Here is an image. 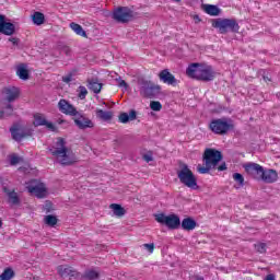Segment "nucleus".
<instances>
[{
    "instance_id": "5701e85b",
    "label": "nucleus",
    "mask_w": 280,
    "mask_h": 280,
    "mask_svg": "<svg viewBox=\"0 0 280 280\" xmlns=\"http://www.w3.org/2000/svg\"><path fill=\"white\" fill-rule=\"evenodd\" d=\"M16 74L20 80H30V71L27 70V66L25 63H21L16 68Z\"/></svg>"
},
{
    "instance_id": "4c0bfd02",
    "label": "nucleus",
    "mask_w": 280,
    "mask_h": 280,
    "mask_svg": "<svg viewBox=\"0 0 280 280\" xmlns=\"http://www.w3.org/2000/svg\"><path fill=\"white\" fill-rule=\"evenodd\" d=\"M142 246L145 248V250H148V253H151V254L154 253V243H151V244L145 243Z\"/></svg>"
},
{
    "instance_id": "2eb2a0df",
    "label": "nucleus",
    "mask_w": 280,
    "mask_h": 280,
    "mask_svg": "<svg viewBox=\"0 0 280 280\" xmlns=\"http://www.w3.org/2000/svg\"><path fill=\"white\" fill-rule=\"evenodd\" d=\"M58 108L60 113H63V115H70L71 117H74V115H78V109L70 104L67 100H60L58 103Z\"/></svg>"
},
{
    "instance_id": "423d86ee",
    "label": "nucleus",
    "mask_w": 280,
    "mask_h": 280,
    "mask_svg": "<svg viewBox=\"0 0 280 280\" xmlns=\"http://www.w3.org/2000/svg\"><path fill=\"white\" fill-rule=\"evenodd\" d=\"M209 128L214 135H226L229 130H233V122L228 121L226 118L213 119Z\"/></svg>"
},
{
    "instance_id": "9d476101",
    "label": "nucleus",
    "mask_w": 280,
    "mask_h": 280,
    "mask_svg": "<svg viewBox=\"0 0 280 280\" xmlns=\"http://www.w3.org/2000/svg\"><path fill=\"white\" fill-rule=\"evenodd\" d=\"M113 19L117 23H128L132 19V11L128 7H118L113 12Z\"/></svg>"
},
{
    "instance_id": "6ab92c4d",
    "label": "nucleus",
    "mask_w": 280,
    "mask_h": 280,
    "mask_svg": "<svg viewBox=\"0 0 280 280\" xmlns=\"http://www.w3.org/2000/svg\"><path fill=\"white\" fill-rule=\"evenodd\" d=\"M159 78H160L161 82H164V84H168V85L176 84V78L167 69L162 70L159 73Z\"/></svg>"
},
{
    "instance_id": "603ef678",
    "label": "nucleus",
    "mask_w": 280,
    "mask_h": 280,
    "mask_svg": "<svg viewBox=\"0 0 280 280\" xmlns=\"http://www.w3.org/2000/svg\"><path fill=\"white\" fill-rule=\"evenodd\" d=\"M265 82H270V79L268 77H264Z\"/></svg>"
},
{
    "instance_id": "7c9ffc66",
    "label": "nucleus",
    "mask_w": 280,
    "mask_h": 280,
    "mask_svg": "<svg viewBox=\"0 0 280 280\" xmlns=\"http://www.w3.org/2000/svg\"><path fill=\"white\" fill-rule=\"evenodd\" d=\"M32 21L34 25H43L45 23V14L37 11L32 15Z\"/></svg>"
},
{
    "instance_id": "a19ab883",
    "label": "nucleus",
    "mask_w": 280,
    "mask_h": 280,
    "mask_svg": "<svg viewBox=\"0 0 280 280\" xmlns=\"http://www.w3.org/2000/svg\"><path fill=\"white\" fill-rule=\"evenodd\" d=\"M116 82H118V86H120V89H128V83L121 80V78L116 79Z\"/></svg>"
},
{
    "instance_id": "5fc2aeb1",
    "label": "nucleus",
    "mask_w": 280,
    "mask_h": 280,
    "mask_svg": "<svg viewBox=\"0 0 280 280\" xmlns=\"http://www.w3.org/2000/svg\"><path fill=\"white\" fill-rule=\"evenodd\" d=\"M1 226H3V221H1V219H0V229H1Z\"/></svg>"
},
{
    "instance_id": "49530a36",
    "label": "nucleus",
    "mask_w": 280,
    "mask_h": 280,
    "mask_svg": "<svg viewBox=\"0 0 280 280\" xmlns=\"http://www.w3.org/2000/svg\"><path fill=\"white\" fill-rule=\"evenodd\" d=\"M9 43H12L13 46H16V45H19V38H16V37H10V38H9Z\"/></svg>"
},
{
    "instance_id": "dca6fc26",
    "label": "nucleus",
    "mask_w": 280,
    "mask_h": 280,
    "mask_svg": "<svg viewBox=\"0 0 280 280\" xmlns=\"http://www.w3.org/2000/svg\"><path fill=\"white\" fill-rule=\"evenodd\" d=\"M33 125L36 128L38 126H46V128H48V130H51V132H56V126L52 122L47 121V118H45V115H43V114H35L34 115Z\"/></svg>"
},
{
    "instance_id": "cd10ccee",
    "label": "nucleus",
    "mask_w": 280,
    "mask_h": 280,
    "mask_svg": "<svg viewBox=\"0 0 280 280\" xmlns=\"http://www.w3.org/2000/svg\"><path fill=\"white\" fill-rule=\"evenodd\" d=\"M109 209H112L114 215H116L117 218H122V215H126V210L124 209V207H121V205L112 203L109 206Z\"/></svg>"
},
{
    "instance_id": "f3484780",
    "label": "nucleus",
    "mask_w": 280,
    "mask_h": 280,
    "mask_svg": "<svg viewBox=\"0 0 280 280\" xmlns=\"http://www.w3.org/2000/svg\"><path fill=\"white\" fill-rule=\"evenodd\" d=\"M74 124L80 128V130H85V128H93V121L89 119L88 117L79 114L77 112V115H74Z\"/></svg>"
},
{
    "instance_id": "a18cd8bd",
    "label": "nucleus",
    "mask_w": 280,
    "mask_h": 280,
    "mask_svg": "<svg viewBox=\"0 0 280 280\" xmlns=\"http://www.w3.org/2000/svg\"><path fill=\"white\" fill-rule=\"evenodd\" d=\"M44 209L46 210V213H50L51 211V202L46 201Z\"/></svg>"
},
{
    "instance_id": "f257e3e1",
    "label": "nucleus",
    "mask_w": 280,
    "mask_h": 280,
    "mask_svg": "<svg viewBox=\"0 0 280 280\" xmlns=\"http://www.w3.org/2000/svg\"><path fill=\"white\" fill-rule=\"evenodd\" d=\"M49 152L55 156L57 163L63 165V167H69L78 163V156H75V153L71 149L67 148V142L62 138L57 139L55 145L49 149Z\"/></svg>"
},
{
    "instance_id": "c03bdc74",
    "label": "nucleus",
    "mask_w": 280,
    "mask_h": 280,
    "mask_svg": "<svg viewBox=\"0 0 280 280\" xmlns=\"http://www.w3.org/2000/svg\"><path fill=\"white\" fill-rule=\"evenodd\" d=\"M71 80H73V75H71V74H68L62 78V82H66V84H69V82H71Z\"/></svg>"
},
{
    "instance_id": "09e8293b",
    "label": "nucleus",
    "mask_w": 280,
    "mask_h": 280,
    "mask_svg": "<svg viewBox=\"0 0 280 280\" xmlns=\"http://www.w3.org/2000/svg\"><path fill=\"white\" fill-rule=\"evenodd\" d=\"M265 280H275V275L270 273L268 275Z\"/></svg>"
},
{
    "instance_id": "3c124183",
    "label": "nucleus",
    "mask_w": 280,
    "mask_h": 280,
    "mask_svg": "<svg viewBox=\"0 0 280 280\" xmlns=\"http://www.w3.org/2000/svg\"><path fill=\"white\" fill-rule=\"evenodd\" d=\"M5 115V112L0 110V119H3V116Z\"/></svg>"
},
{
    "instance_id": "6e6552de",
    "label": "nucleus",
    "mask_w": 280,
    "mask_h": 280,
    "mask_svg": "<svg viewBox=\"0 0 280 280\" xmlns=\"http://www.w3.org/2000/svg\"><path fill=\"white\" fill-rule=\"evenodd\" d=\"M155 220L159 222V224H165V226L171 230H176L178 226H180V218H178L176 214H155Z\"/></svg>"
},
{
    "instance_id": "aec40b11",
    "label": "nucleus",
    "mask_w": 280,
    "mask_h": 280,
    "mask_svg": "<svg viewBox=\"0 0 280 280\" xmlns=\"http://www.w3.org/2000/svg\"><path fill=\"white\" fill-rule=\"evenodd\" d=\"M279 175L275 170H262V175L260 176V180L264 183H277Z\"/></svg>"
},
{
    "instance_id": "473e14b6",
    "label": "nucleus",
    "mask_w": 280,
    "mask_h": 280,
    "mask_svg": "<svg viewBox=\"0 0 280 280\" xmlns=\"http://www.w3.org/2000/svg\"><path fill=\"white\" fill-rule=\"evenodd\" d=\"M14 277V271L12 269H5L1 275H0V280H10Z\"/></svg>"
},
{
    "instance_id": "b1692460",
    "label": "nucleus",
    "mask_w": 280,
    "mask_h": 280,
    "mask_svg": "<svg viewBox=\"0 0 280 280\" xmlns=\"http://www.w3.org/2000/svg\"><path fill=\"white\" fill-rule=\"evenodd\" d=\"M137 119V112L131 110L129 115L127 113H121L119 115V121L120 124H128L129 121H135Z\"/></svg>"
},
{
    "instance_id": "393cba45",
    "label": "nucleus",
    "mask_w": 280,
    "mask_h": 280,
    "mask_svg": "<svg viewBox=\"0 0 280 280\" xmlns=\"http://www.w3.org/2000/svg\"><path fill=\"white\" fill-rule=\"evenodd\" d=\"M81 279L83 280H97L100 279V271L95 269H88L82 275Z\"/></svg>"
},
{
    "instance_id": "9b49d317",
    "label": "nucleus",
    "mask_w": 280,
    "mask_h": 280,
    "mask_svg": "<svg viewBox=\"0 0 280 280\" xmlns=\"http://www.w3.org/2000/svg\"><path fill=\"white\" fill-rule=\"evenodd\" d=\"M141 95L143 97H156L161 93V85H154L150 82H144L140 89Z\"/></svg>"
},
{
    "instance_id": "1a4fd4ad",
    "label": "nucleus",
    "mask_w": 280,
    "mask_h": 280,
    "mask_svg": "<svg viewBox=\"0 0 280 280\" xmlns=\"http://www.w3.org/2000/svg\"><path fill=\"white\" fill-rule=\"evenodd\" d=\"M11 137L14 141H21L22 139H27L34 135V129L32 127H21V125H14L10 128Z\"/></svg>"
},
{
    "instance_id": "f03ea898",
    "label": "nucleus",
    "mask_w": 280,
    "mask_h": 280,
    "mask_svg": "<svg viewBox=\"0 0 280 280\" xmlns=\"http://www.w3.org/2000/svg\"><path fill=\"white\" fill-rule=\"evenodd\" d=\"M186 75L201 82H212V80H215L213 68L201 63H190L186 69Z\"/></svg>"
},
{
    "instance_id": "39448f33",
    "label": "nucleus",
    "mask_w": 280,
    "mask_h": 280,
    "mask_svg": "<svg viewBox=\"0 0 280 280\" xmlns=\"http://www.w3.org/2000/svg\"><path fill=\"white\" fill-rule=\"evenodd\" d=\"M177 177L182 185H185L188 189H198V179L196 178V175H194V172L189 170L187 164H183L180 166L179 171H177Z\"/></svg>"
},
{
    "instance_id": "e433bc0d",
    "label": "nucleus",
    "mask_w": 280,
    "mask_h": 280,
    "mask_svg": "<svg viewBox=\"0 0 280 280\" xmlns=\"http://www.w3.org/2000/svg\"><path fill=\"white\" fill-rule=\"evenodd\" d=\"M257 253H266V244L265 243H257L255 245Z\"/></svg>"
},
{
    "instance_id": "58836bf2",
    "label": "nucleus",
    "mask_w": 280,
    "mask_h": 280,
    "mask_svg": "<svg viewBox=\"0 0 280 280\" xmlns=\"http://www.w3.org/2000/svg\"><path fill=\"white\" fill-rule=\"evenodd\" d=\"M4 113V115H7L8 117H10V115H12V113H14V108L9 104L5 107V110H2Z\"/></svg>"
},
{
    "instance_id": "8fccbe9b",
    "label": "nucleus",
    "mask_w": 280,
    "mask_h": 280,
    "mask_svg": "<svg viewBox=\"0 0 280 280\" xmlns=\"http://www.w3.org/2000/svg\"><path fill=\"white\" fill-rule=\"evenodd\" d=\"M194 21H195L196 23H200V16L194 15Z\"/></svg>"
},
{
    "instance_id": "4468645a",
    "label": "nucleus",
    "mask_w": 280,
    "mask_h": 280,
    "mask_svg": "<svg viewBox=\"0 0 280 280\" xmlns=\"http://www.w3.org/2000/svg\"><path fill=\"white\" fill-rule=\"evenodd\" d=\"M2 93L7 102H16V100H19V96L21 95V90H19V88L16 86H8L2 90Z\"/></svg>"
},
{
    "instance_id": "a878e982",
    "label": "nucleus",
    "mask_w": 280,
    "mask_h": 280,
    "mask_svg": "<svg viewBox=\"0 0 280 280\" xmlns=\"http://www.w3.org/2000/svg\"><path fill=\"white\" fill-rule=\"evenodd\" d=\"M196 220L191 218H186L182 221V229H184V231H194V229H196Z\"/></svg>"
},
{
    "instance_id": "864d4df0",
    "label": "nucleus",
    "mask_w": 280,
    "mask_h": 280,
    "mask_svg": "<svg viewBox=\"0 0 280 280\" xmlns=\"http://www.w3.org/2000/svg\"><path fill=\"white\" fill-rule=\"evenodd\" d=\"M196 280H205L202 277H197Z\"/></svg>"
},
{
    "instance_id": "412c9836",
    "label": "nucleus",
    "mask_w": 280,
    "mask_h": 280,
    "mask_svg": "<svg viewBox=\"0 0 280 280\" xmlns=\"http://www.w3.org/2000/svg\"><path fill=\"white\" fill-rule=\"evenodd\" d=\"M201 9L203 10V12H206V14H209L210 16H220V8H218V5L214 4H202Z\"/></svg>"
},
{
    "instance_id": "a211bd4d",
    "label": "nucleus",
    "mask_w": 280,
    "mask_h": 280,
    "mask_svg": "<svg viewBox=\"0 0 280 280\" xmlns=\"http://www.w3.org/2000/svg\"><path fill=\"white\" fill-rule=\"evenodd\" d=\"M15 32L14 24L10 22H5V15L0 14V33L4 34L5 36H12Z\"/></svg>"
},
{
    "instance_id": "6e6d98bb",
    "label": "nucleus",
    "mask_w": 280,
    "mask_h": 280,
    "mask_svg": "<svg viewBox=\"0 0 280 280\" xmlns=\"http://www.w3.org/2000/svg\"><path fill=\"white\" fill-rule=\"evenodd\" d=\"M176 3H180V0H174Z\"/></svg>"
},
{
    "instance_id": "0eeeda50",
    "label": "nucleus",
    "mask_w": 280,
    "mask_h": 280,
    "mask_svg": "<svg viewBox=\"0 0 280 280\" xmlns=\"http://www.w3.org/2000/svg\"><path fill=\"white\" fill-rule=\"evenodd\" d=\"M26 189L28 194H32V196H36V198L47 197V186H45V184L38 179H32L27 184Z\"/></svg>"
},
{
    "instance_id": "de8ad7c7",
    "label": "nucleus",
    "mask_w": 280,
    "mask_h": 280,
    "mask_svg": "<svg viewBox=\"0 0 280 280\" xmlns=\"http://www.w3.org/2000/svg\"><path fill=\"white\" fill-rule=\"evenodd\" d=\"M224 170H226V164L223 163L220 166H218L219 172H224Z\"/></svg>"
},
{
    "instance_id": "7ed1b4c3",
    "label": "nucleus",
    "mask_w": 280,
    "mask_h": 280,
    "mask_svg": "<svg viewBox=\"0 0 280 280\" xmlns=\"http://www.w3.org/2000/svg\"><path fill=\"white\" fill-rule=\"evenodd\" d=\"M222 161V152L215 149H206L202 155L203 165H197V172L199 174H209L211 170L218 167V163Z\"/></svg>"
},
{
    "instance_id": "4be33fe9",
    "label": "nucleus",
    "mask_w": 280,
    "mask_h": 280,
    "mask_svg": "<svg viewBox=\"0 0 280 280\" xmlns=\"http://www.w3.org/2000/svg\"><path fill=\"white\" fill-rule=\"evenodd\" d=\"M104 84L100 83L97 79L88 80V88L93 91L96 95L102 93Z\"/></svg>"
},
{
    "instance_id": "c756f323",
    "label": "nucleus",
    "mask_w": 280,
    "mask_h": 280,
    "mask_svg": "<svg viewBox=\"0 0 280 280\" xmlns=\"http://www.w3.org/2000/svg\"><path fill=\"white\" fill-rule=\"evenodd\" d=\"M70 27L73 32H75L78 34V36H82L83 38H86V32L84 31V28H82V26L78 23H70Z\"/></svg>"
},
{
    "instance_id": "72a5a7b5",
    "label": "nucleus",
    "mask_w": 280,
    "mask_h": 280,
    "mask_svg": "<svg viewBox=\"0 0 280 280\" xmlns=\"http://www.w3.org/2000/svg\"><path fill=\"white\" fill-rule=\"evenodd\" d=\"M78 93L79 100H86V95H89V90H86L83 85H80L78 89Z\"/></svg>"
},
{
    "instance_id": "2f4dec72",
    "label": "nucleus",
    "mask_w": 280,
    "mask_h": 280,
    "mask_svg": "<svg viewBox=\"0 0 280 280\" xmlns=\"http://www.w3.org/2000/svg\"><path fill=\"white\" fill-rule=\"evenodd\" d=\"M44 220L48 226H56L58 224V218L51 214L46 215Z\"/></svg>"
},
{
    "instance_id": "bb28decb",
    "label": "nucleus",
    "mask_w": 280,
    "mask_h": 280,
    "mask_svg": "<svg viewBox=\"0 0 280 280\" xmlns=\"http://www.w3.org/2000/svg\"><path fill=\"white\" fill-rule=\"evenodd\" d=\"M3 191H4V194H7L11 205H19L20 200H19V195L16 194V191H14V190L10 191V189H8V187H4Z\"/></svg>"
},
{
    "instance_id": "79ce46f5",
    "label": "nucleus",
    "mask_w": 280,
    "mask_h": 280,
    "mask_svg": "<svg viewBox=\"0 0 280 280\" xmlns=\"http://www.w3.org/2000/svg\"><path fill=\"white\" fill-rule=\"evenodd\" d=\"M60 49L66 56H71V48L69 46H62Z\"/></svg>"
},
{
    "instance_id": "c85d7f7f",
    "label": "nucleus",
    "mask_w": 280,
    "mask_h": 280,
    "mask_svg": "<svg viewBox=\"0 0 280 280\" xmlns=\"http://www.w3.org/2000/svg\"><path fill=\"white\" fill-rule=\"evenodd\" d=\"M96 117H98V119H102V121H110L113 119V112L96 109Z\"/></svg>"
},
{
    "instance_id": "20e7f679",
    "label": "nucleus",
    "mask_w": 280,
    "mask_h": 280,
    "mask_svg": "<svg viewBox=\"0 0 280 280\" xmlns=\"http://www.w3.org/2000/svg\"><path fill=\"white\" fill-rule=\"evenodd\" d=\"M212 27L219 31V34H229V32H240V24L235 19H215L212 21Z\"/></svg>"
},
{
    "instance_id": "f704fd0d",
    "label": "nucleus",
    "mask_w": 280,
    "mask_h": 280,
    "mask_svg": "<svg viewBox=\"0 0 280 280\" xmlns=\"http://www.w3.org/2000/svg\"><path fill=\"white\" fill-rule=\"evenodd\" d=\"M233 179L240 187H244V175L240 173H234L233 174Z\"/></svg>"
},
{
    "instance_id": "37998d69",
    "label": "nucleus",
    "mask_w": 280,
    "mask_h": 280,
    "mask_svg": "<svg viewBox=\"0 0 280 280\" xmlns=\"http://www.w3.org/2000/svg\"><path fill=\"white\" fill-rule=\"evenodd\" d=\"M19 161H21V159L16 155H12L10 159V164L11 165H18Z\"/></svg>"
},
{
    "instance_id": "c9c22d12",
    "label": "nucleus",
    "mask_w": 280,
    "mask_h": 280,
    "mask_svg": "<svg viewBox=\"0 0 280 280\" xmlns=\"http://www.w3.org/2000/svg\"><path fill=\"white\" fill-rule=\"evenodd\" d=\"M150 108H151V110L159 112L163 108V105H161V102H159V101H152L150 103Z\"/></svg>"
},
{
    "instance_id": "ddd939ff",
    "label": "nucleus",
    "mask_w": 280,
    "mask_h": 280,
    "mask_svg": "<svg viewBox=\"0 0 280 280\" xmlns=\"http://www.w3.org/2000/svg\"><path fill=\"white\" fill-rule=\"evenodd\" d=\"M57 272L63 279H78L80 277V272L75 270L73 267H69L67 265H60L57 267Z\"/></svg>"
},
{
    "instance_id": "f8f14e48",
    "label": "nucleus",
    "mask_w": 280,
    "mask_h": 280,
    "mask_svg": "<svg viewBox=\"0 0 280 280\" xmlns=\"http://www.w3.org/2000/svg\"><path fill=\"white\" fill-rule=\"evenodd\" d=\"M244 170L249 176H252V178H255L256 180L261 179V175L264 173V166L257 163H247L244 165Z\"/></svg>"
},
{
    "instance_id": "ea45409f",
    "label": "nucleus",
    "mask_w": 280,
    "mask_h": 280,
    "mask_svg": "<svg viewBox=\"0 0 280 280\" xmlns=\"http://www.w3.org/2000/svg\"><path fill=\"white\" fill-rule=\"evenodd\" d=\"M143 161H145V163H150L152 161H154V158L152 156V153H145L143 156H142Z\"/></svg>"
}]
</instances>
